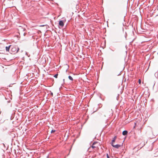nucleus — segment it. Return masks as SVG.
Instances as JSON below:
<instances>
[{
    "label": "nucleus",
    "mask_w": 158,
    "mask_h": 158,
    "mask_svg": "<svg viewBox=\"0 0 158 158\" xmlns=\"http://www.w3.org/2000/svg\"><path fill=\"white\" fill-rule=\"evenodd\" d=\"M19 50V48L16 46H13L11 49V52H12V53L15 54L18 52Z\"/></svg>",
    "instance_id": "obj_1"
},
{
    "label": "nucleus",
    "mask_w": 158,
    "mask_h": 158,
    "mask_svg": "<svg viewBox=\"0 0 158 158\" xmlns=\"http://www.w3.org/2000/svg\"><path fill=\"white\" fill-rule=\"evenodd\" d=\"M99 145V144L98 142H95L93 143L92 147L95 150H97L98 148Z\"/></svg>",
    "instance_id": "obj_2"
},
{
    "label": "nucleus",
    "mask_w": 158,
    "mask_h": 158,
    "mask_svg": "<svg viewBox=\"0 0 158 158\" xmlns=\"http://www.w3.org/2000/svg\"><path fill=\"white\" fill-rule=\"evenodd\" d=\"M111 145L113 147L116 148H119L121 146V145L119 144L114 145L113 144H111Z\"/></svg>",
    "instance_id": "obj_3"
},
{
    "label": "nucleus",
    "mask_w": 158,
    "mask_h": 158,
    "mask_svg": "<svg viewBox=\"0 0 158 158\" xmlns=\"http://www.w3.org/2000/svg\"><path fill=\"white\" fill-rule=\"evenodd\" d=\"M59 24L60 26L62 27L64 26V22L62 20L60 21Z\"/></svg>",
    "instance_id": "obj_4"
},
{
    "label": "nucleus",
    "mask_w": 158,
    "mask_h": 158,
    "mask_svg": "<svg viewBox=\"0 0 158 158\" xmlns=\"http://www.w3.org/2000/svg\"><path fill=\"white\" fill-rule=\"evenodd\" d=\"M116 139V136H115L114 137V138L113 139V140L112 141L111 144H114V143L115 142V140Z\"/></svg>",
    "instance_id": "obj_5"
},
{
    "label": "nucleus",
    "mask_w": 158,
    "mask_h": 158,
    "mask_svg": "<svg viewBox=\"0 0 158 158\" xmlns=\"http://www.w3.org/2000/svg\"><path fill=\"white\" fill-rule=\"evenodd\" d=\"M127 133H128V132L127 131H124L123 132V135H127Z\"/></svg>",
    "instance_id": "obj_6"
},
{
    "label": "nucleus",
    "mask_w": 158,
    "mask_h": 158,
    "mask_svg": "<svg viewBox=\"0 0 158 158\" xmlns=\"http://www.w3.org/2000/svg\"><path fill=\"white\" fill-rule=\"evenodd\" d=\"M11 46V45H10L9 47H6V50L7 51H9V49H10V46Z\"/></svg>",
    "instance_id": "obj_7"
},
{
    "label": "nucleus",
    "mask_w": 158,
    "mask_h": 158,
    "mask_svg": "<svg viewBox=\"0 0 158 158\" xmlns=\"http://www.w3.org/2000/svg\"><path fill=\"white\" fill-rule=\"evenodd\" d=\"M69 78L71 80L73 81V78L71 76H69Z\"/></svg>",
    "instance_id": "obj_8"
},
{
    "label": "nucleus",
    "mask_w": 158,
    "mask_h": 158,
    "mask_svg": "<svg viewBox=\"0 0 158 158\" xmlns=\"http://www.w3.org/2000/svg\"><path fill=\"white\" fill-rule=\"evenodd\" d=\"M58 74H56L54 76V77H55L56 78H57V77Z\"/></svg>",
    "instance_id": "obj_9"
},
{
    "label": "nucleus",
    "mask_w": 158,
    "mask_h": 158,
    "mask_svg": "<svg viewBox=\"0 0 158 158\" xmlns=\"http://www.w3.org/2000/svg\"><path fill=\"white\" fill-rule=\"evenodd\" d=\"M55 130H52L51 131V133H53L54 132H55Z\"/></svg>",
    "instance_id": "obj_10"
},
{
    "label": "nucleus",
    "mask_w": 158,
    "mask_h": 158,
    "mask_svg": "<svg viewBox=\"0 0 158 158\" xmlns=\"http://www.w3.org/2000/svg\"><path fill=\"white\" fill-rule=\"evenodd\" d=\"M141 81L140 79H139V84H140L141 83Z\"/></svg>",
    "instance_id": "obj_11"
},
{
    "label": "nucleus",
    "mask_w": 158,
    "mask_h": 158,
    "mask_svg": "<svg viewBox=\"0 0 158 158\" xmlns=\"http://www.w3.org/2000/svg\"><path fill=\"white\" fill-rule=\"evenodd\" d=\"M106 156H107V158H110L109 157V155L108 154H107Z\"/></svg>",
    "instance_id": "obj_12"
},
{
    "label": "nucleus",
    "mask_w": 158,
    "mask_h": 158,
    "mask_svg": "<svg viewBox=\"0 0 158 158\" xmlns=\"http://www.w3.org/2000/svg\"><path fill=\"white\" fill-rule=\"evenodd\" d=\"M51 95H53V94H52V93H51Z\"/></svg>",
    "instance_id": "obj_13"
},
{
    "label": "nucleus",
    "mask_w": 158,
    "mask_h": 158,
    "mask_svg": "<svg viewBox=\"0 0 158 158\" xmlns=\"http://www.w3.org/2000/svg\"><path fill=\"white\" fill-rule=\"evenodd\" d=\"M135 125H136V123H135Z\"/></svg>",
    "instance_id": "obj_14"
},
{
    "label": "nucleus",
    "mask_w": 158,
    "mask_h": 158,
    "mask_svg": "<svg viewBox=\"0 0 158 158\" xmlns=\"http://www.w3.org/2000/svg\"><path fill=\"white\" fill-rule=\"evenodd\" d=\"M3 145L4 146H5V145H4V143H3Z\"/></svg>",
    "instance_id": "obj_15"
}]
</instances>
